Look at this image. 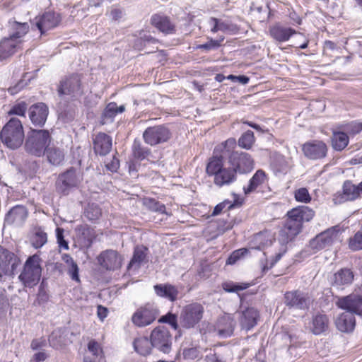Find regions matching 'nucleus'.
I'll list each match as a JSON object with an SVG mask.
<instances>
[{
  "label": "nucleus",
  "instance_id": "f257e3e1",
  "mask_svg": "<svg viewBox=\"0 0 362 362\" xmlns=\"http://www.w3.org/2000/svg\"><path fill=\"white\" fill-rule=\"evenodd\" d=\"M315 211L306 206L293 208L287 212V218L284 221L279 235L282 244L292 241L302 230L303 223L313 219Z\"/></svg>",
  "mask_w": 362,
  "mask_h": 362
},
{
  "label": "nucleus",
  "instance_id": "f03ea898",
  "mask_svg": "<svg viewBox=\"0 0 362 362\" xmlns=\"http://www.w3.org/2000/svg\"><path fill=\"white\" fill-rule=\"evenodd\" d=\"M206 172L209 176H214V182L218 187L229 185L236 180V171L231 166L225 168L223 156H214L209 161Z\"/></svg>",
  "mask_w": 362,
  "mask_h": 362
},
{
  "label": "nucleus",
  "instance_id": "7ed1b4c3",
  "mask_svg": "<svg viewBox=\"0 0 362 362\" xmlns=\"http://www.w3.org/2000/svg\"><path fill=\"white\" fill-rule=\"evenodd\" d=\"M24 138L22 122L16 117L11 118L0 133L1 141L11 149L19 148L22 145Z\"/></svg>",
  "mask_w": 362,
  "mask_h": 362
},
{
  "label": "nucleus",
  "instance_id": "20e7f679",
  "mask_svg": "<svg viewBox=\"0 0 362 362\" xmlns=\"http://www.w3.org/2000/svg\"><path fill=\"white\" fill-rule=\"evenodd\" d=\"M41 259L35 254L30 256L24 263L18 279L25 287L33 288L36 286L42 274Z\"/></svg>",
  "mask_w": 362,
  "mask_h": 362
},
{
  "label": "nucleus",
  "instance_id": "39448f33",
  "mask_svg": "<svg viewBox=\"0 0 362 362\" xmlns=\"http://www.w3.org/2000/svg\"><path fill=\"white\" fill-rule=\"evenodd\" d=\"M50 135L47 130H32L25 139L24 148L29 154L41 156L50 142Z\"/></svg>",
  "mask_w": 362,
  "mask_h": 362
},
{
  "label": "nucleus",
  "instance_id": "423d86ee",
  "mask_svg": "<svg viewBox=\"0 0 362 362\" xmlns=\"http://www.w3.org/2000/svg\"><path fill=\"white\" fill-rule=\"evenodd\" d=\"M340 227L335 226L317 235L310 243L308 247L313 253L327 248L340 241Z\"/></svg>",
  "mask_w": 362,
  "mask_h": 362
},
{
  "label": "nucleus",
  "instance_id": "0eeeda50",
  "mask_svg": "<svg viewBox=\"0 0 362 362\" xmlns=\"http://www.w3.org/2000/svg\"><path fill=\"white\" fill-rule=\"evenodd\" d=\"M159 310L152 303H147L138 308L132 316V323L139 327H144L152 324L158 317Z\"/></svg>",
  "mask_w": 362,
  "mask_h": 362
},
{
  "label": "nucleus",
  "instance_id": "6e6552de",
  "mask_svg": "<svg viewBox=\"0 0 362 362\" xmlns=\"http://www.w3.org/2000/svg\"><path fill=\"white\" fill-rule=\"evenodd\" d=\"M83 177L75 168H70L63 173H61L56 182V189L58 192L66 195L69 192L81 184Z\"/></svg>",
  "mask_w": 362,
  "mask_h": 362
},
{
  "label": "nucleus",
  "instance_id": "1a4fd4ad",
  "mask_svg": "<svg viewBox=\"0 0 362 362\" xmlns=\"http://www.w3.org/2000/svg\"><path fill=\"white\" fill-rule=\"evenodd\" d=\"M204 307L197 303L187 305L180 313V325L187 329L194 327L202 319Z\"/></svg>",
  "mask_w": 362,
  "mask_h": 362
},
{
  "label": "nucleus",
  "instance_id": "9d476101",
  "mask_svg": "<svg viewBox=\"0 0 362 362\" xmlns=\"http://www.w3.org/2000/svg\"><path fill=\"white\" fill-rule=\"evenodd\" d=\"M171 136V132L164 125L148 127L143 133L145 143L152 146L167 142Z\"/></svg>",
  "mask_w": 362,
  "mask_h": 362
},
{
  "label": "nucleus",
  "instance_id": "9b49d317",
  "mask_svg": "<svg viewBox=\"0 0 362 362\" xmlns=\"http://www.w3.org/2000/svg\"><path fill=\"white\" fill-rule=\"evenodd\" d=\"M150 339L151 345L164 354H168L172 346V336L167 327L158 326L153 329Z\"/></svg>",
  "mask_w": 362,
  "mask_h": 362
},
{
  "label": "nucleus",
  "instance_id": "f8f14e48",
  "mask_svg": "<svg viewBox=\"0 0 362 362\" xmlns=\"http://www.w3.org/2000/svg\"><path fill=\"white\" fill-rule=\"evenodd\" d=\"M284 303L289 309L304 310L308 309L311 299L308 293L300 290H294L285 293Z\"/></svg>",
  "mask_w": 362,
  "mask_h": 362
},
{
  "label": "nucleus",
  "instance_id": "ddd939ff",
  "mask_svg": "<svg viewBox=\"0 0 362 362\" xmlns=\"http://www.w3.org/2000/svg\"><path fill=\"white\" fill-rule=\"evenodd\" d=\"M59 95H67L71 97L82 95L83 91L80 76L71 75L62 78L57 88Z\"/></svg>",
  "mask_w": 362,
  "mask_h": 362
},
{
  "label": "nucleus",
  "instance_id": "4468645a",
  "mask_svg": "<svg viewBox=\"0 0 362 362\" xmlns=\"http://www.w3.org/2000/svg\"><path fill=\"white\" fill-rule=\"evenodd\" d=\"M339 308L352 315H362V295L352 293L348 296L339 297L336 301Z\"/></svg>",
  "mask_w": 362,
  "mask_h": 362
},
{
  "label": "nucleus",
  "instance_id": "2eb2a0df",
  "mask_svg": "<svg viewBox=\"0 0 362 362\" xmlns=\"http://www.w3.org/2000/svg\"><path fill=\"white\" fill-rule=\"evenodd\" d=\"M362 194V181L358 185H354L350 180H346L342 186V192L334 195L333 201L336 204H340L345 202L354 201L361 197Z\"/></svg>",
  "mask_w": 362,
  "mask_h": 362
},
{
  "label": "nucleus",
  "instance_id": "dca6fc26",
  "mask_svg": "<svg viewBox=\"0 0 362 362\" xmlns=\"http://www.w3.org/2000/svg\"><path fill=\"white\" fill-rule=\"evenodd\" d=\"M327 151L326 144L320 140L309 141L302 146L304 156L310 160H320L325 158Z\"/></svg>",
  "mask_w": 362,
  "mask_h": 362
},
{
  "label": "nucleus",
  "instance_id": "f3484780",
  "mask_svg": "<svg viewBox=\"0 0 362 362\" xmlns=\"http://www.w3.org/2000/svg\"><path fill=\"white\" fill-rule=\"evenodd\" d=\"M229 163L235 170L240 173H245L253 168V160L245 152H233L229 157Z\"/></svg>",
  "mask_w": 362,
  "mask_h": 362
},
{
  "label": "nucleus",
  "instance_id": "a211bd4d",
  "mask_svg": "<svg viewBox=\"0 0 362 362\" xmlns=\"http://www.w3.org/2000/svg\"><path fill=\"white\" fill-rule=\"evenodd\" d=\"M19 263V259L14 253L0 247V276L11 275Z\"/></svg>",
  "mask_w": 362,
  "mask_h": 362
},
{
  "label": "nucleus",
  "instance_id": "6ab92c4d",
  "mask_svg": "<svg viewBox=\"0 0 362 362\" xmlns=\"http://www.w3.org/2000/svg\"><path fill=\"white\" fill-rule=\"evenodd\" d=\"M6 28L8 36L22 45L23 38L28 33L30 25L27 22H22L13 18L8 21Z\"/></svg>",
  "mask_w": 362,
  "mask_h": 362
},
{
  "label": "nucleus",
  "instance_id": "aec40b11",
  "mask_svg": "<svg viewBox=\"0 0 362 362\" xmlns=\"http://www.w3.org/2000/svg\"><path fill=\"white\" fill-rule=\"evenodd\" d=\"M100 265L107 270H115L122 265V257L115 250H107L102 252L98 257Z\"/></svg>",
  "mask_w": 362,
  "mask_h": 362
},
{
  "label": "nucleus",
  "instance_id": "412c9836",
  "mask_svg": "<svg viewBox=\"0 0 362 362\" xmlns=\"http://www.w3.org/2000/svg\"><path fill=\"white\" fill-rule=\"evenodd\" d=\"M61 16L54 11L44 13L36 21V27L41 35L57 27L61 23Z\"/></svg>",
  "mask_w": 362,
  "mask_h": 362
},
{
  "label": "nucleus",
  "instance_id": "4be33fe9",
  "mask_svg": "<svg viewBox=\"0 0 362 362\" xmlns=\"http://www.w3.org/2000/svg\"><path fill=\"white\" fill-rule=\"evenodd\" d=\"M354 279L353 271L348 268H342L335 272L332 278V286L338 290H344L350 286Z\"/></svg>",
  "mask_w": 362,
  "mask_h": 362
},
{
  "label": "nucleus",
  "instance_id": "5701e85b",
  "mask_svg": "<svg viewBox=\"0 0 362 362\" xmlns=\"http://www.w3.org/2000/svg\"><path fill=\"white\" fill-rule=\"evenodd\" d=\"M93 149L96 154L106 156L110 153L112 146V140L110 136L100 132L93 139Z\"/></svg>",
  "mask_w": 362,
  "mask_h": 362
},
{
  "label": "nucleus",
  "instance_id": "b1692460",
  "mask_svg": "<svg viewBox=\"0 0 362 362\" xmlns=\"http://www.w3.org/2000/svg\"><path fill=\"white\" fill-rule=\"evenodd\" d=\"M27 217L26 208L22 205H16L7 213L5 222L8 225L19 227L23 225Z\"/></svg>",
  "mask_w": 362,
  "mask_h": 362
},
{
  "label": "nucleus",
  "instance_id": "393cba45",
  "mask_svg": "<svg viewBox=\"0 0 362 362\" xmlns=\"http://www.w3.org/2000/svg\"><path fill=\"white\" fill-rule=\"evenodd\" d=\"M48 112V107L45 103H37L30 107L29 117L34 125L42 127L47 120Z\"/></svg>",
  "mask_w": 362,
  "mask_h": 362
},
{
  "label": "nucleus",
  "instance_id": "a878e982",
  "mask_svg": "<svg viewBox=\"0 0 362 362\" xmlns=\"http://www.w3.org/2000/svg\"><path fill=\"white\" fill-rule=\"evenodd\" d=\"M148 248L144 245H136L134 247L132 258L128 269H138L144 264L148 262Z\"/></svg>",
  "mask_w": 362,
  "mask_h": 362
},
{
  "label": "nucleus",
  "instance_id": "bb28decb",
  "mask_svg": "<svg viewBox=\"0 0 362 362\" xmlns=\"http://www.w3.org/2000/svg\"><path fill=\"white\" fill-rule=\"evenodd\" d=\"M21 46V43L8 36L3 37L0 40V59H5L12 56Z\"/></svg>",
  "mask_w": 362,
  "mask_h": 362
},
{
  "label": "nucleus",
  "instance_id": "cd10ccee",
  "mask_svg": "<svg viewBox=\"0 0 362 362\" xmlns=\"http://www.w3.org/2000/svg\"><path fill=\"white\" fill-rule=\"evenodd\" d=\"M329 326V320L328 316L325 314L317 313L312 318L310 329L313 334L319 335L327 332Z\"/></svg>",
  "mask_w": 362,
  "mask_h": 362
},
{
  "label": "nucleus",
  "instance_id": "c85d7f7f",
  "mask_svg": "<svg viewBox=\"0 0 362 362\" xmlns=\"http://www.w3.org/2000/svg\"><path fill=\"white\" fill-rule=\"evenodd\" d=\"M78 243L83 247H89L93 239L92 229L86 224L77 226L75 229Z\"/></svg>",
  "mask_w": 362,
  "mask_h": 362
},
{
  "label": "nucleus",
  "instance_id": "c756f323",
  "mask_svg": "<svg viewBox=\"0 0 362 362\" xmlns=\"http://www.w3.org/2000/svg\"><path fill=\"white\" fill-rule=\"evenodd\" d=\"M269 35L277 42H283L288 41L296 31L291 28L284 27L280 24H276L269 28Z\"/></svg>",
  "mask_w": 362,
  "mask_h": 362
},
{
  "label": "nucleus",
  "instance_id": "7c9ffc66",
  "mask_svg": "<svg viewBox=\"0 0 362 362\" xmlns=\"http://www.w3.org/2000/svg\"><path fill=\"white\" fill-rule=\"evenodd\" d=\"M337 328L342 332H352L356 325V320L351 313L344 312L338 316L335 322Z\"/></svg>",
  "mask_w": 362,
  "mask_h": 362
},
{
  "label": "nucleus",
  "instance_id": "2f4dec72",
  "mask_svg": "<svg viewBox=\"0 0 362 362\" xmlns=\"http://www.w3.org/2000/svg\"><path fill=\"white\" fill-rule=\"evenodd\" d=\"M267 181V177L265 172L262 170H258L249 180L247 186L243 187L245 194L257 191L263 184Z\"/></svg>",
  "mask_w": 362,
  "mask_h": 362
},
{
  "label": "nucleus",
  "instance_id": "473e14b6",
  "mask_svg": "<svg viewBox=\"0 0 362 362\" xmlns=\"http://www.w3.org/2000/svg\"><path fill=\"white\" fill-rule=\"evenodd\" d=\"M235 322L230 315H224L218 320L217 331L220 337H228L234 331Z\"/></svg>",
  "mask_w": 362,
  "mask_h": 362
},
{
  "label": "nucleus",
  "instance_id": "72a5a7b5",
  "mask_svg": "<svg viewBox=\"0 0 362 362\" xmlns=\"http://www.w3.org/2000/svg\"><path fill=\"white\" fill-rule=\"evenodd\" d=\"M88 352L91 354L86 356L83 362H105L100 345L95 340H90L88 344Z\"/></svg>",
  "mask_w": 362,
  "mask_h": 362
},
{
  "label": "nucleus",
  "instance_id": "f704fd0d",
  "mask_svg": "<svg viewBox=\"0 0 362 362\" xmlns=\"http://www.w3.org/2000/svg\"><path fill=\"white\" fill-rule=\"evenodd\" d=\"M154 291L159 297L165 298L170 301H175L178 295L177 288L168 284L155 285Z\"/></svg>",
  "mask_w": 362,
  "mask_h": 362
},
{
  "label": "nucleus",
  "instance_id": "c9c22d12",
  "mask_svg": "<svg viewBox=\"0 0 362 362\" xmlns=\"http://www.w3.org/2000/svg\"><path fill=\"white\" fill-rule=\"evenodd\" d=\"M259 317L258 311L254 308H248L243 312L240 319L242 327L246 330L253 328L257 323Z\"/></svg>",
  "mask_w": 362,
  "mask_h": 362
},
{
  "label": "nucleus",
  "instance_id": "e433bc0d",
  "mask_svg": "<svg viewBox=\"0 0 362 362\" xmlns=\"http://www.w3.org/2000/svg\"><path fill=\"white\" fill-rule=\"evenodd\" d=\"M151 24L163 33H170L174 30V25L170 19L160 14H155L151 17Z\"/></svg>",
  "mask_w": 362,
  "mask_h": 362
},
{
  "label": "nucleus",
  "instance_id": "4c0bfd02",
  "mask_svg": "<svg viewBox=\"0 0 362 362\" xmlns=\"http://www.w3.org/2000/svg\"><path fill=\"white\" fill-rule=\"evenodd\" d=\"M124 111V106L120 105L119 107L115 103H109L105 108L103 113V124L107 123L108 121H112V119L118 114Z\"/></svg>",
  "mask_w": 362,
  "mask_h": 362
},
{
  "label": "nucleus",
  "instance_id": "58836bf2",
  "mask_svg": "<svg viewBox=\"0 0 362 362\" xmlns=\"http://www.w3.org/2000/svg\"><path fill=\"white\" fill-rule=\"evenodd\" d=\"M151 340H148L146 337H139L134 340V350L142 356H146L151 353Z\"/></svg>",
  "mask_w": 362,
  "mask_h": 362
},
{
  "label": "nucleus",
  "instance_id": "ea45409f",
  "mask_svg": "<svg viewBox=\"0 0 362 362\" xmlns=\"http://www.w3.org/2000/svg\"><path fill=\"white\" fill-rule=\"evenodd\" d=\"M64 150L58 147H50L47 150V157L50 163L59 165L64 160Z\"/></svg>",
  "mask_w": 362,
  "mask_h": 362
},
{
  "label": "nucleus",
  "instance_id": "a19ab883",
  "mask_svg": "<svg viewBox=\"0 0 362 362\" xmlns=\"http://www.w3.org/2000/svg\"><path fill=\"white\" fill-rule=\"evenodd\" d=\"M132 149L133 156L140 160L147 158L151 154V150L137 139L134 141Z\"/></svg>",
  "mask_w": 362,
  "mask_h": 362
},
{
  "label": "nucleus",
  "instance_id": "79ce46f5",
  "mask_svg": "<svg viewBox=\"0 0 362 362\" xmlns=\"http://www.w3.org/2000/svg\"><path fill=\"white\" fill-rule=\"evenodd\" d=\"M349 141L346 134L341 132H334L332 137V145L334 149L342 151L347 146Z\"/></svg>",
  "mask_w": 362,
  "mask_h": 362
},
{
  "label": "nucleus",
  "instance_id": "37998d69",
  "mask_svg": "<svg viewBox=\"0 0 362 362\" xmlns=\"http://www.w3.org/2000/svg\"><path fill=\"white\" fill-rule=\"evenodd\" d=\"M31 244L36 248L42 247L47 241V233L40 228H36L31 238Z\"/></svg>",
  "mask_w": 362,
  "mask_h": 362
},
{
  "label": "nucleus",
  "instance_id": "c03bdc74",
  "mask_svg": "<svg viewBox=\"0 0 362 362\" xmlns=\"http://www.w3.org/2000/svg\"><path fill=\"white\" fill-rule=\"evenodd\" d=\"M102 211L100 206L94 203L88 204L84 211V216L90 221H95L100 218Z\"/></svg>",
  "mask_w": 362,
  "mask_h": 362
},
{
  "label": "nucleus",
  "instance_id": "a18cd8bd",
  "mask_svg": "<svg viewBox=\"0 0 362 362\" xmlns=\"http://www.w3.org/2000/svg\"><path fill=\"white\" fill-rule=\"evenodd\" d=\"M249 284L235 283L233 281H226L222 284L223 289L228 293H238L249 287Z\"/></svg>",
  "mask_w": 362,
  "mask_h": 362
},
{
  "label": "nucleus",
  "instance_id": "49530a36",
  "mask_svg": "<svg viewBox=\"0 0 362 362\" xmlns=\"http://www.w3.org/2000/svg\"><path fill=\"white\" fill-rule=\"evenodd\" d=\"M255 141L254 133L248 130L245 132L238 139V145L245 149H250Z\"/></svg>",
  "mask_w": 362,
  "mask_h": 362
},
{
  "label": "nucleus",
  "instance_id": "de8ad7c7",
  "mask_svg": "<svg viewBox=\"0 0 362 362\" xmlns=\"http://www.w3.org/2000/svg\"><path fill=\"white\" fill-rule=\"evenodd\" d=\"M349 247L353 251L362 250V228L349 238Z\"/></svg>",
  "mask_w": 362,
  "mask_h": 362
},
{
  "label": "nucleus",
  "instance_id": "09e8293b",
  "mask_svg": "<svg viewBox=\"0 0 362 362\" xmlns=\"http://www.w3.org/2000/svg\"><path fill=\"white\" fill-rule=\"evenodd\" d=\"M209 41L204 44L199 45L197 49H204L206 51L217 49L221 45L224 40V37H221L217 40H214L211 37H208Z\"/></svg>",
  "mask_w": 362,
  "mask_h": 362
},
{
  "label": "nucleus",
  "instance_id": "8fccbe9b",
  "mask_svg": "<svg viewBox=\"0 0 362 362\" xmlns=\"http://www.w3.org/2000/svg\"><path fill=\"white\" fill-rule=\"evenodd\" d=\"M49 343L51 346L55 349H59L62 346L64 339L62 337L60 329L54 330L52 332L49 337Z\"/></svg>",
  "mask_w": 362,
  "mask_h": 362
},
{
  "label": "nucleus",
  "instance_id": "3c124183",
  "mask_svg": "<svg viewBox=\"0 0 362 362\" xmlns=\"http://www.w3.org/2000/svg\"><path fill=\"white\" fill-rule=\"evenodd\" d=\"M294 197L298 202L308 203L311 200L309 192L305 187L296 189L294 192Z\"/></svg>",
  "mask_w": 362,
  "mask_h": 362
},
{
  "label": "nucleus",
  "instance_id": "603ef678",
  "mask_svg": "<svg viewBox=\"0 0 362 362\" xmlns=\"http://www.w3.org/2000/svg\"><path fill=\"white\" fill-rule=\"evenodd\" d=\"M247 250L246 248H241L239 250H236L231 253L229 257L227 259L226 264H235L242 257H243L245 254L247 253Z\"/></svg>",
  "mask_w": 362,
  "mask_h": 362
},
{
  "label": "nucleus",
  "instance_id": "864d4df0",
  "mask_svg": "<svg viewBox=\"0 0 362 362\" xmlns=\"http://www.w3.org/2000/svg\"><path fill=\"white\" fill-rule=\"evenodd\" d=\"M211 25V31L214 33L221 30L225 31L228 29V26L223 22H221L218 19L216 18H211L209 21Z\"/></svg>",
  "mask_w": 362,
  "mask_h": 362
},
{
  "label": "nucleus",
  "instance_id": "5fc2aeb1",
  "mask_svg": "<svg viewBox=\"0 0 362 362\" xmlns=\"http://www.w3.org/2000/svg\"><path fill=\"white\" fill-rule=\"evenodd\" d=\"M27 110V105L25 102L15 105L8 112L9 115H17L19 116H25Z\"/></svg>",
  "mask_w": 362,
  "mask_h": 362
},
{
  "label": "nucleus",
  "instance_id": "6e6d98bb",
  "mask_svg": "<svg viewBox=\"0 0 362 362\" xmlns=\"http://www.w3.org/2000/svg\"><path fill=\"white\" fill-rule=\"evenodd\" d=\"M233 207V204H231L229 201H224L221 203L217 204L212 212V216H217L220 214L224 209L227 208V210H230Z\"/></svg>",
  "mask_w": 362,
  "mask_h": 362
},
{
  "label": "nucleus",
  "instance_id": "4d7b16f0",
  "mask_svg": "<svg viewBox=\"0 0 362 362\" xmlns=\"http://www.w3.org/2000/svg\"><path fill=\"white\" fill-rule=\"evenodd\" d=\"M56 236L57 239V243L60 247L64 248V250H69V244L68 242L66 241L64 238V229L61 228H57L56 229Z\"/></svg>",
  "mask_w": 362,
  "mask_h": 362
},
{
  "label": "nucleus",
  "instance_id": "13d9d810",
  "mask_svg": "<svg viewBox=\"0 0 362 362\" xmlns=\"http://www.w3.org/2000/svg\"><path fill=\"white\" fill-rule=\"evenodd\" d=\"M160 322H165L170 324L173 328L177 329L178 325L177 323L176 316L173 314L168 313L164 316H162L161 318L158 320Z\"/></svg>",
  "mask_w": 362,
  "mask_h": 362
},
{
  "label": "nucleus",
  "instance_id": "bf43d9fd",
  "mask_svg": "<svg viewBox=\"0 0 362 362\" xmlns=\"http://www.w3.org/2000/svg\"><path fill=\"white\" fill-rule=\"evenodd\" d=\"M184 357L187 359H195L199 357L200 352L197 348H189L183 351Z\"/></svg>",
  "mask_w": 362,
  "mask_h": 362
},
{
  "label": "nucleus",
  "instance_id": "052dcab7",
  "mask_svg": "<svg viewBox=\"0 0 362 362\" xmlns=\"http://www.w3.org/2000/svg\"><path fill=\"white\" fill-rule=\"evenodd\" d=\"M78 267L76 263L69 267L68 274H69L71 279L77 282L80 281L79 276H78Z\"/></svg>",
  "mask_w": 362,
  "mask_h": 362
},
{
  "label": "nucleus",
  "instance_id": "680f3d73",
  "mask_svg": "<svg viewBox=\"0 0 362 362\" xmlns=\"http://www.w3.org/2000/svg\"><path fill=\"white\" fill-rule=\"evenodd\" d=\"M105 167L110 172H116L119 167V161L114 156L110 162L105 164Z\"/></svg>",
  "mask_w": 362,
  "mask_h": 362
},
{
  "label": "nucleus",
  "instance_id": "e2e57ef3",
  "mask_svg": "<svg viewBox=\"0 0 362 362\" xmlns=\"http://www.w3.org/2000/svg\"><path fill=\"white\" fill-rule=\"evenodd\" d=\"M150 203V207L151 208L152 210L160 212L161 214H164L165 212V206L164 204L156 202L155 200H151Z\"/></svg>",
  "mask_w": 362,
  "mask_h": 362
},
{
  "label": "nucleus",
  "instance_id": "0e129e2a",
  "mask_svg": "<svg viewBox=\"0 0 362 362\" xmlns=\"http://www.w3.org/2000/svg\"><path fill=\"white\" fill-rule=\"evenodd\" d=\"M236 144V141L233 138H230L227 139L225 142H223L220 148H223L226 151L229 152L230 150L234 148Z\"/></svg>",
  "mask_w": 362,
  "mask_h": 362
},
{
  "label": "nucleus",
  "instance_id": "69168bd1",
  "mask_svg": "<svg viewBox=\"0 0 362 362\" xmlns=\"http://www.w3.org/2000/svg\"><path fill=\"white\" fill-rule=\"evenodd\" d=\"M267 236V233H259L255 235V240L257 242H259L261 244V245H259L258 247H257V248L258 250H260L262 248V247H263L264 245H267L268 240H267L265 243L264 242L263 243V241L265 240V238Z\"/></svg>",
  "mask_w": 362,
  "mask_h": 362
},
{
  "label": "nucleus",
  "instance_id": "338daca9",
  "mask_svg": "<svg viewBox=\"0 0 362 362\" xmlns=\"http://www.w3.org/2000/svg\"><path fill=\"white\" fill-rule=\"evenodd\" d=\"M124 16V12L120 8H113L110 12V17L114 21L120 20Z\"/></svg>",
  "mask_w": 362,
  "mask_h": 362
},
{
  "label": "nucleus",
  "instance_id": "774afa93",
  "mask_svg": "<svg viewBox=\"0 0 362 362\" xmlns=\"http://www.w3.org/2000/svg\"><path fill=\"white\" fill-rule=\"evenodd\" d=\"M108 310L106 308L98 305V310L97 314L98 317L103 321L107 315Z\"/></svg>",
  "mask_w": 362,
  "mask_h": 362
}]
</instances>
